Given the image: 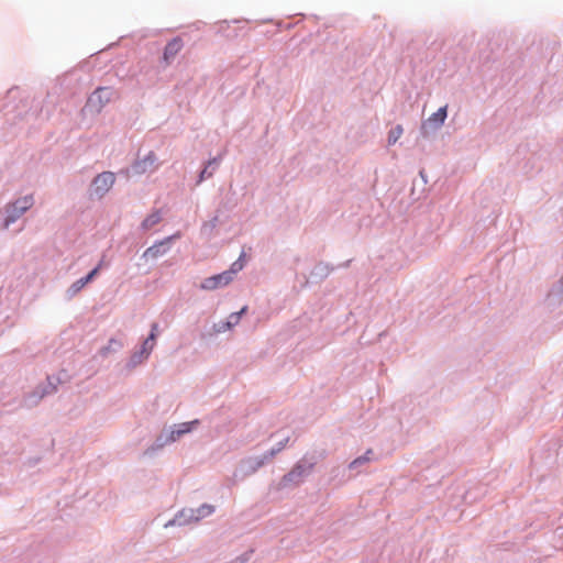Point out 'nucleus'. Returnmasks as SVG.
<instances>
[{
    "label": "nucleus",
    "mask_w": 563,
    "mask_h": 563,
    "mask_svg": "<svg viewBox=\"0 0 563 563\" xmlns=\"http://www.w3.org/2000/svg\"><path fill=\"white\" fill-rule=\"evenodd\" d=\"M244 256L245 254L242 253L228 271L205 278L200 285V288L205 290H214L219 287L229 285L233 280L234 275L243 269L245 265Z\"/></svg>",
    "instance_id": "obj_1"
},
{
    "label": "nucleus",
    "mask_w": 563,
    "mask_h": 563,
    "mask_svg": "<svg viewBox=\"0 0 563 563\" xmlns=\"http://www.w3.org/2000/svg\"><path fill=\"white\" fill-rule=\"evenodd\" d=\"M34 203L32 195L24 196L16 199L13 203L5 207L3 228L7 229L13 222H15L25 211H27Z\"/></svg>",
    "instance_id": "obj_2"
},
{
    "label": "nucleus",
    "mask_w": 563,
    "mask_h": 563,
    "mask_svg": "<svg viewBox=\"0 0 563 563\" xmlns=\"http://www.w3.org/2000/svg\"><path fill=\"white\" fill-rule=\"evenodd\" d=\"M112 91L106 87L97 88L87 100L86 107L96 113L101 112L103 107L110 101Z\"/></svg>",
    "instance_id": "obj_3"
},
{
    "label": "nucleus",
    "mask_w": 563,
    "mask_h": 563,
    "mask_svg": "<svg viewBox=\"0 0 563 563\" xmlns=\"http://www.w3.org/2000/svg\"><path fill=\"white\" fill-rule=\"evenodd\" d=\"M115 176L111 172L99 174L92 183L93 191L97 196L102 197L113 186Z\"/></svg>",
    "instance_id": "obj_4"
},
{
    "label": "nucleus",
    "mask_w": 563,
    "mask_h": 563,
    "mask_svg": "<svg viewBox=\"0 0 563 563\" xmlns=\"http://www.w3.org/2000/svg\"><path fill=\"white\" fill-rule=\"evenodd\" d=\"M177 238H179V234H175L173 236H168L165 240H163V241H161V242L150 246L148 249L145 250L143 256L146 257V258H157L158 256L164 255L167 252L168 243L172 240L177 239Z\"/></svg>",
    "instance_id": "obj_5"
},
{
    "label": "nucleus",
    "mask_w": 563,
    "mask_h": 563,
    "mask_svg": "<svg viewBox=\"0 0 563 563\" xmlns=\"http://www.w3.org/2000/svg\"><path fill=\"white\" fill-rule=\"evenodd\" d=\"M184 46V43L180 37H175L172 41H169L164 49L163 58L164 60L169 64L176 55L181 51Z\"/></svg>",
    "instance_id": "obj_6"
},
{
    "label": "nucleus",
    "mask_w": 563,
    "mask_h": 563,
    "mask_svg": "<svg viewBox=\"0 0 563 563\" xmlns=\"http://www.w3.org/2000/svg\"><path fill=\"white\" fill-rule=\"evenodd\" d=\"M102 267V262H100L97 267H95L86 277H82L76 280L69 288V291L75 295L79 292L89 282H91L95 276L99 273Z\"/></svg>",
    "instance_id": "obj_7"
},
{
    "label": "nucleus",
    "mask_w": 563,
    "mask_h": 563,
    "mask_svg": "<svg viewBox=\"0 0 563 563\" xmlns=\"http://www.w3.org/2000/svg\"><path fill=\"white\" fill-rule=\"evenodd\" d=\"M198 423H199L198 420H194V421L176 424L170 432L169 440L170 441L178 440L181 435L190 432Z\"/></svg>",
    "instance_id": "obj_8"
},
{
    "label": "nucleus",
    "mask_w": 563,
    "mask_h": 563,
    "mask_svg": "<svg viewBox=\"0 0 563 563\" xmlns=\"http://www.w3.org/2000/svg\"><path fill=\"white\" fill-rule=\"evenodd\" d=\"M155 163H156V156L153 153H150L142 161L136 162L134 164L133 168H134L135 173L143 174V173H146L148 169L155 168Z\"/></svg>",
    "instance_id": "obj_9"
},
{
    "label": "nucleus",
    "mask_w": 563,
    "mask_h": 563,
    "mask_svg": "<svg viewBox=\"0 0 563 563\" xmlns=\"http://www.w3.org/2000/svg\"><path fill=\"white\" fill-rule=\"evenodd\" d=\"M157 332H158V324H157V323H153V324H152L151 334H150V336L144 341L143 346H142V352H143V353H145V355H146V356H147V355L152 352V350L154 349V345H155V339H156Z\"/></svg>",
    "instance_id": "obj_10"
},
{
    "label": "nucleus",
    "mask_w": 563,
    "mask_h": 563,
    "mask_svg": "<svg viewBox=\"0 0 563 563\" xmlns=\"http://www.w3.org/2000/svg\"><path fill=\"white\" fill-rule=\"evenodd\" d=\"M162 220V216L158 211H155L151 214H148L144 221L142 222V227L144 230H150L151 228H153L154 225H156L157 223H159Z\"/></svg>",
    "instance_id": "obj_11"
},
{
    "label": "nucleus",
    "mask_w": 563,
    "mask_h": 563,
    "mask_svg": "<svg viewBox=\"0 0 563 563\" xmlns=\"http://www.w3.org/2000/svg\"><path fill=\"white\" fill-rule=\"evenodd\" d=\"M448 106L441 107L437 112H434L430 118V122H434L438 126L442 125L446 119Z\"/></svg>",
    "instance_id": "obj_12"
},
{
    "label": "nucleus",
    "mask_w": 563,
    "mask_h": 563,
    "mask_svg": "<svg viewBox=\"0 0 563 563\" xmlns=\"http://www.w3.org/2000/svg\"><path fill=\"white\" fill-rule=\"evenodd\" d=\"M404 129L400 124L396 125L394 129H391L388 133V144L394 145L402 135Z\"/></svg>",
    "instance_id": "obj_13"
},
{
    "label": "nucleus",
    "mask_w": 563,
    "mask_h": 563,
    "mask_svg": "<svg viewBox=\"0 0 563 563\" xmlns=\"http://www.w3.org/2000/svg\"><path fill=\"white\" fill-rule=\"evenodd\" d=\"M198 515L195 517L196 520L200 518L207 517L213 512V507L210 505H202L199 509H197Z\"/></svg>",
    "instance_id": "obj_14"
},
{
    "label": "nucleus",
    "mask_w": 563,
    "mask_h": 563,
    "mask_svg": "<svg viewBox=\"0 0 563 563\" xmlns=\"http://www.w3.org/2000/svg\"><path fill=\"white\" fill-rule=\"evenodd\" d=\"M369 454H372V450H368L363 456H360L355 459L353 462H351L350 468H354L357 465H361L362 463L368 462L371 460Z\"/></svg>",
    "instance_id": "obj_15"
},
{
    "label": "nucleus",
    "mask_w": 563,
    "mask_h": 563,
    "mask_svg": "<svg viewBox=\"0 0 563 563\" xmlns=\"http://www.w3.org/2000/svg\"><path fill=\"white\" fill-rule=\"evenodd\" d=\"M238 323L234 322V319H230V317L228 318V321L221 323L218 325V329L217 331L218 332H223V331H227V330H230L232 329L234 325H236Z\"/></svg>",
    "instance_id": "obj_16"
},
{
    "label": "nucleus",
    "mask_w": 563,
    "mask_h": 563,
    "mask_svg": "<svg viewBox=\"0 0 563 563\" xmlns=\"http://www.w3.org/2000/svg\"><path fill=\"white\" fill-rule=\"evenodd\" d=\"M247 311V306H244L240 311L238 312H234V313H231L230 314V319H234V322L235 323H239L240 322V319L241 317L246 313Z\"/></svg>",
    "instance_id": "obj_17"
},
{
    "label": "nucleus",
    "mask_w": 563,
    "mask_h": 563,
    "mask_svg": "<svg viewBox=\"0 0 563 563\" xmlns=\"http://www.w3.org/2000/svg\"><path fill=\"white\" fill-rule=\"evenodd\" d=\"M213 163H217V159L213 158L211 161L208 162V166L205 167V169L200 173V179L199 181H202L203 179H206L207 177H210L212 175V173H208V167L213 164Z\"/></svg>",
    "instance_id": "obj_18"
},
{
    "label": "nucleus",
    "mask_w": 563,
    "mask_h": 563,
    "mask_svg": "<svg viewBox=\"0 0 563 563\" xmlns=\"http://www.w3.org/2000/svg\"><path fill=\"white\" fill-rule=\"evenodd\" d=\"M115 343L119 345V342H115L114 340H110V344Z\"/></svg>",
    "instance_id": "obj_19"
},
{
    "label": "nucleus",
    "mask_w": 563,
    "mask_h": 563,
    "mask_svg": "<svg viewBox=\"0 0 563 563\" xmlns=\"http://www.w3.org/2000/svg\"><path fill=\"white\" fill-rule=\"evenodd\" d=\"M109 347L104 349V350H101V353L102 354H106V351L108 350Z\"/></svg>",
    "instance_id": "obj_20"
}]
</instances>
